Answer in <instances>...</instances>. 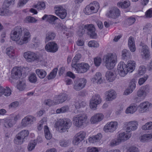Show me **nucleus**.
<instances>
[{
    "label": "nucleus",
    "mask_w": 152,
    "mask_h": 152,
    "mask_svg": "<svg viewBox=\"0 0 152 152\" xmlns=\"http://www.w3.org/2000/svg\"><path fill=\"white\" fill-rule=\"evenodd\" d=\"M69 109V107L67 105H65L60 109H57L56 110V112L57 113H64L67 112Z\"/></svg>",
    "instance_id": "79ce46f5"
},
{
    "label": "nucleus",
    "mask_w": 152,
    "mask_h": 152,
    "mask_svg": "<svg viewBox=\"0 0 152 152\" xmlns=\"http://www.w3.org/2000/svg\"><path fill=\"white\" fill-rule=\"evenodd\" d=\"M120 12L119 10L116 7L112 8L106 14V16L110 18L116 19L120 16Z\"/></svg>",
    "instance_id": "f3484780"
},
{
    "label": "nucleus",
    "mask_w": 152,
    "mask_h": 152,
    "mask_svg": "<svg viewBox=\"0 0 152 152\" xmlns=\"http://www.w3.org/2000/svg\"><path fill=\"white\" fill-rule=\"evenodd\" d=\"M104 115L102 113H97L91 118V121L92 123L95 124L102 121Z\"/></svg>",
    "instance_id": "412c9836"
},
{
    "label": "nucleus",
    "mask_w": 152,
    "mask_h": 152,
    "mask_svg": "<svg viewBox=\"0 0 152 152\" xmlns=\"http://www.w3.org/2000/svg\"><path fill=\"white\" fill-rule=\"evenodd\" d=\"M118 125V123L115 121L108 123L105 125L104 131L106 132H113L117 129Z\"/></svg>",
    "instance_id": "9b49d317"
},
{
    "label": "nucleus",
    "mask_w": 152,
    "mask_h": 152,
    "mask_svg": "<svg viewBox=\"0 0 152 152\" xmlns=\"http://www.w3.org/2000/svg\"><path fill=\"white\" fill-rule=\"evenodd\" d=\"M24 57L26 61L28 62L33 61L39 59V56L34 53L27 51L24 53Z\"/></svg>",
    "instance_id": "ddd939ff"
},
{
    "label": "nucleus",
    "mask_w": 152,
    "mask_h": 152,
    "mask_svg": "<svg viewBox=\"0 0 152 152\" xmlns=\"http://www.w3.org/2000/svg\"><path fill=\"white\" fill-rule=\"evenodd\" d=\"M72 124V122L69 119H60L56 124L59 129L63 131L69 129Z\"/></svg>",
    "instance_id": "39448f33"
},
{
    "label": "nucleus",
    "mask_w": 152,
    "mask_h": 152,
    "mask_svg": "<svg viewBox=\"0 0 152 152\" xmlns=\"http://www.w3.org/2000/svg\"><path fill=\"white\" fill-rule=\"evenodd\" d=\"M131 136V134L127 132L121 133L118 137L120 140L121 142L128 140Z\"/></svg>",
    "instance_id": "393cba45"
},
{
    "label": "nucleus",
    "mask_w": 152,
    "mask_h": 152,
    "mask_svg": "<svg viewBox=\"0 0 152 152\" xmlns=\"http://www.w3.org/2000/svg\"><path fill=\"white\" fill-rule=\"evenodd\" d=\"M28 80L31 83H36L37 80V77L35 73L31 74L28 77Z\"/></svg>",
    "instance_id": "3c124183"
},
{
    "label": "nucleus",
    "mask_w": 152,
    "mask_h": 152,
    "mask_svg": "<svg viewBox=\"0 0 152 152\" xmlns=\"http://www.w3.org/2000/svg\"><path fill=\"white\" fill-rule=\"evenodd\" d=\"M44 131L45 137L47 140H50L51 139L52 135L50 133L49 128L47 126H45L44 127Z\"/></svg>",
    "instance_id": "4c0bfd02"
},
{
    "label": "nucleus",
    "mask_w": 152,
    "mask_h": 152,
    "mask_svg": "<svg viewBox=\"0 0 152 152\" xmlns=\"http://www.w3.org/2000/svg\"><path fill=\"white\" fill-rule=\"evenodd\" d=\"M103 59L105 66L108 69H113L117 61V56L115 53H108L103 56Z\"/></svg>",
    "instance_id": "7ed1b4c3"
},
{
    "label": "nucleus",
    "mask_w": 152,
    "mask_h": 152,
    "mask_svg": "<svg viewBox=\"0 0 152 152\" xmlns=\"http://www.w3.org/2000/svg\"><path fill=\"white\" fill-rule=\"evenodd\" d=\"M36 21V20L35 18L30 16L26 17L25 19L26 22L28 23H34Z\"/></svg>",
    "instance_id": "052dcab7"
},
{
    "label": "nucleus",
    "mask_w": 152,
    "mask_h": 152,
    "mask_svg": "<svg viewBox=\"0 0 152 152\" xmlns=\"http://www.w3.org/2000/svg\"><path fill=\"white\" fill-rule=\"evenodd\" d=\"M85 28L87 30L88 35L92 38H95L96 37V34L95 29L93 24L86 25L85 26Z\"/></svg>",
    "instance_id": "2eb2a0df"
},
{
    "label": "nucleus",
    "mask_w": 152,
    "mask_h": 152,
    "mask_svg": "<svg viewBox=\"0 0 152 152\" xmlns=\"http://www.w3.org/2000/svg\"><path fill=\"white\" fill-rule=\"evenodd\" d=\"M142 130H147L152 129V122H148L142 127Z\"/></svg>",
    "instance_id": "09e8293b"
},
{
    "label": "nucleus",
    "mask_w": 152,
    "mask_h": 152,
    "mask_svg": "<svg viewBox=\"0 0 152 152\" xmlns=\"http://www.w3.org/2000/svg\"><path fill=\"white\" fill-rule=\"evenodd\" d=\"M11 14L9 10L3 6L1 8H0V15L1 16H8Z\"/></svg>",
    "instance_id": "e433bc0d"
},
{
    "label": "nucleus",
    "mask_w": 152,
    "mask_h": 152,
    "mask_svg": "<svg viewBox=\"0 0 152 152\" xmlns=\"http://www.w3.org/2000/svg\"><path fill=\"white\" fill-rule=\"evenodd\" d=\"M130 5V2L128 1L119 2L117 3V6L119 8L125 9L128 8Z\"/></svg>",
    "instance_id": "f704fd0d"
},
{
    "label": "nucleus",
    "mask_w": 152,
    "mask_h": 152,
    "mask_svg": "<svg viewBox=\"0 0 152 152\" xmlns=\"http://www.w3.org/2000/svg\"><path fill=\"white\" fill-rule=\"evenodd\" d=\"M86 135L85 132H81L77 134L76 135L81 140H83L85 137Z\"/></svg>",
    "instance_id": "338daca9"
},
{
    "label": "nucleus",
    "mask_w": 152,
    "mask_h": 152,
    "mask_svg": "<svg viewBox=\"0 0 152 152\" xmlns=\"http://www.w3.org/2000/svg\"><path fill=\"white\" fill-rule=\"evenodd\" d=\"M15 1V0H5L3 6L6 8H8L10 6L14 4Z\"/></svg>",
    "instance_id": "ea45409f"
},
{
    "label": "nucleus",
    "mask_w": 152,
    "mask_h": 152,
    "mask_svg": "<svg viewBox=\"0 0 152 152\" xmlns=\"http://www.w3.org/2000/svg\"><path fill=\"white\" fill-rule=\"evenodd\" d=\"M126 152H140V151L137 147L131 146L127 149Z\"/></svg>",
    "instance_id": "13d9d810"
},
{
    "label": "nucleus",
    "mask_w": 152,
    "mask_h": 152,
    "mask_svg": "<svg viewBox=\"0 0 152 152\" xmlns=\"http://www.w3.org/2000/svg\"><path fill=\"white\" fill-rule=\"evenodd\" d=\"M36 120V118L33 116L28 115L25 117L22 120V126L26 127L33 124Z\"/></svg>",
    "instance_id": "f8f14e48"
},
{
    "label": "nucleus",
    "mask_w": 152,
    "mask_h": 152,
    "mask_svg": "<svg viewBox=\"0 0 152 152\" xmlns=\"http://www.w3.org/2000/svg\"><path fill=\"white\" fill-rule=\"evenodd\" d=\"M58 71V69L54 68L53 71L48 76V80H50L55 78L56 75Z\"/></svg>",
    "instance_id": "a18cd8bd"
},
{
    "label": "nucleus",
    "mask_w": 152,
    "mask_h": 152,
    "mask_svg": "<svg viewBox=\"0 0 152 152\" xmlns=\"http://www.w3.org/2000/svg\"><path fill=\"white\" fill-rule=\"evenodd\" d=\"M141 53L142 58L146 60H148L151 58L150 49L146 45H142Z\"/></svg>",
    "instance_id": "4468645a"
},
{
    "label": "nucleus",
    "mask_w": 152,
    "mask_h": 152,
    "mask_svg": "<svg viewBox=\"0 0 152 152\" xmlns=\"http://www.w3.org/2000/svg\"><path fill=\"white\" fill-rule=\"evenodd\" d=\"M92 4H89L88 6H86L85 10V14L87 15H89L91 14L95 13L94 12V10L91 7Z\"/></svg>",
    "instance_id": "c03bdc74"
},
{
    "label": "nucleus",
    "mask_w": 152,
    "mask_h": 152,
    "mask_svg": "<svg viewBox=\"0 0 152 152\" xmlns=\"http://www.w3.org/2000/svg\"><path fill=\"white\" fill-rule=\"evenodd\" d=\"M88 45L90 47H98L99 46V44L95 41H89Z\"/></svg>",
    "instance_id": "bf43d9fd"
},
{
    "label": "nucleus",
    "mask_w": 152,
    "mask_h": 152,
    "mask_svg": "<svg viewBox=\"0 0 152 152\" xmlns=\"http://www.w3.org/2000/svg\"><path fill=\"white\" fill-rule=\"evenodd\" d=\"M24 36L20 39L22 31V28L20 26L15 27L11 31V39L12 40L17 41V43L20 45L27 43L30 38V33L26 29H24Z\"/></svg>",
    "instance_id": "f257e3e1"
},
{
    "label": "nucleus",
    "mask_w": 152,
    "mask_h": 152,
    "mask_svg": "<svg viewBox=\"0 0 152 152\" xmlns=\"http://www.w3.org/2000/svg\"><path fill=\"white\" fill-rule=\"evenodd\" d=\"M81 55L79 53L76 54L72 59V66L73 64H77L76 63L79 61L81 58Z\"/></svg>",
    "instance_id": "603ef678"
},
{
    "label": "nucleus",
    "mask_w": 152,
    "mask_h": 152,
    "mask_svg": "<svg viewBox=\"0 0 152 152\" xmlns=\"http://www.w3.org/2000/svg\"><path fill=\"white\" fill-rule=\"evenodd\" d=\"M56 36L55 33L52 31H49L46 33L45 35V42L54 39Z\"/></svg>",
    "instance_id": "c756f323"
},
{
    "label": "nucleus",
    "mask_w": 152,
    "mask_h": 152,
    "mask_svg": "<svg viewBox=\"0 0 152 152\" xmlns=\"http://www.w3.org/2000/svg\"><path fill=\"white\" fill-rule=\"evenodd\" d=\"M55 12L57 14L60 12L66 11V10L61 6H56L54 7Z\"/></svg>",
    "instance_id": "8fccbe9b"
},
{
    "label": "nucleus",
    "mask_w": 152,
    "mask_h": 152,
    "mask_svg": "<svg viewBox=\"0 0 152 152\" xmlns=\"http://www.w3.org/2000/svg\"><path fill=\"white\" fill-rule=\"evenodd\" d=\"M102 101L101 97L99 94H95L92 96L90 101V108L95 110L97 105L100 104Z\"/></svg>",
    "instance_id": "9d476101"
},
{
    "label": "nucleus",
    "mask_w": 152,
    "mask_h": 152,
    "mask_svg": "<svg viewBox=\"0 0 152 152\" xmlns=\"http://www.w3.org/2000/svg\"><path fill=\"white\" fill-rule=\"evenodd\" d=\"M138 122L135 121H131L124 123V128L126 129V132L130 133L132 131H134L137 128Z\"/></svg>",
    "instance_id": "6e6552de"
},
{
    "label": "nucleus",
    "mask_w": 152,
    "mask_h": 152,
    "mask_svg": "<svg viewBox=\"0 0 152 152\" xmlns=\"http://www.w3.org/2000/svg\"><path fill=\"white\" fill-rule=\"evenodd\" d=\"M82 140L76 135L72 141L73 144L76 145H78Z\"/></svg>",
    "instance_id": "774afa93"
},
{
    "label": "nucleus",
    "mask_w": 152,
    "mask_h": 152,
    "mask_svg": "<svg viewBox=\"0 0 152 152\" xmlns=\"http://www.w3.org/2000/svg\"><path fill=\"white\" fill-rule=\"evenodd\" d=\"M15 124L12 118H8L4 120V126L7 128H9L12 127Z\"/></svg>",
    "instance_id": "bb28decb"
},
{
    "label": "nucleus",
    "mask_w": 152,
    "mask_h": 152,
    "mask_svg": "<svg viewBox=\"0 0 152 152\" xmlns=\"http://www.w3.org/2000/svg\"><path fill=\"white\" fill-rule=\"evenodd\" d=\"M58 18L52 15H45L42 18L43 20H46L50 23L54 24L55 21Z\"/></svg>",
    "instance_id": "a878e982"
},
{
    "label": "nucleus",
    "mask_w": 152,
    "mask_h": 152,
    "mask_svg": "<svg viewBox=\"0 0 152 152\" xmlns=\"http://www.w3.org/2000/svg\"><path fill=\"white\" fill-rule=\"evenodd\" d=\"M6 53L10 58H12L14 56V50L13 47H10L7 48L6 50Z\"/></svg>",
    "instance_id": "49530a36"
},
{
    "label": "nucleus",
    "mask_w": 152,
    "mask_h": 152,
    "mask_svg": "<svg viewBox=\"0 0 152 152\" xmlns=\"http://www.w3.org/2000/svg\"><path fill=\"white\" fill-rule=\"evenodd\" d=\"M102 61L101 58L98 57L95 58L94 59V62L95 65L96 66H98L100 65Z\"/></svg>",
    "instance_id": "4d7b16f0"
},
{
    "label": "nucleus",
    "mask_w": 152,
    "mask_h": 152,
    "mask_svg": "<svg viewBox=\"0 0 152 152\" xmlns=\"http://www.w3.org/2000/svg\"><path fill=\"white\" fill-rule=\"evenodd\" d=\"M106 79L110 82H112L115 78V76L112 72L108 71H107L105 74Z\"/></svg>",
    "instance_id": "2f4dec72"
},
{
    "label": "nucleus",
    "mask_w": 152,
    "mask_h": 152,
    "mask_svg": "<svg viewBox=\"0 0 152 152\" xmlns=\"http://www.w3.org/2000/svg\"><path fill=\"white\" fill-rule=\"evenodd\" d=\"M146 69L144 66H140L138 70V74L140 75H142L146 72Z\"/></svg>",
    "instance_id": "e2e57ef3"
},
{
    "label": "nucleus",
    "mask_w": 152,
    "mask_h": 152,
    "mask_svg": "<svg viewBox=\"0 0 152 152\" xmlns=\"http://www.w3.org/2000/svg\"><path fill=\"white\" fill-rule=\"evenodd\" d=\"M35 72L37 76L41 79L44 78L47 75V73L44 69H37L36 70Z\"/></svg>",
    "instance_id": "473e14b6"
},
{
    "label": "nucleus",
    "mask_w": 152,
    "mask_h": 152,
    "mask_svg": "<svg viewBox=\"0 0 152 152\" xmlns=\"http://www.w3.org/2000/svg\"><path fill=\"white\" fill-rule=\"evenodd\" d=\"M85 26L84 28L81 27L80 28L77 32V34L78 36L80 37L82 36L85 33Z\"/></svg>",
    "instance_id": "69168bd1"
},
{
    "label": "nucleus",
    "mask_w": 152,
    "mask_h": 152,
    "mask_svg": "<svg viewBox=\"0 0 152 152\" xmlns=\"http://www.w3.org/2000/svg\"><path fill=\"white\" fill-rule=\"evenodd\" d=\"M56 15L61 19H64L66 17L67 15L66 11L60 12V13L56 14Z\"/></svg>",
    "instance_id": "680f3d73"
},
{
    "label": "nucleus",
    "mask_w": 152,
    "mask_h": 152,
    "mask_svg": "<svg viewBox=\"0 0 152 152\" xmlns=\"http://www.w3.org/2000/svg\"><path fill=\"white\" fill-rule=\"evenodd\" d=\"M136 62L130 60L127 62V65L123 62H121L118 65L117 70L118 74L121 77L124 76L128 72H132L135 68Z\"/></svg>",
    "instance_id": "f03ea898"
},
{
    "label": "nucleus",
    "mask_w": 152,
    "mask_h": 152,
    "mask_svg": "<svg viewBox=\"0 0 152 152\" xmlns=\"http://www.w3.org/2000/svg\"><path fill=\"white\" fill-rule=\"evenodd\" d=\"M33 7L40 10L45 9V5L44 2H38L37 5H34Z\"/></svg>",
    "instance_id": "de8ad7c7"
},
{
    "label": "nucleus",
    "mask_w": 152,
    "mask_h": 152,
    "mask_svg": "<svg viewBox=\"0 0 152 152\" xmlns=\"http://www.w3.org/2000/svg\"><path fill=\"white\" fill-rule=\"evenodd\" d=\"M72 67L75 68L77 73H83L86 72L88 70L90 66L88 64L81 63L73 64Z\"/></svg>",
    "instance_id": "0eeeda50"
},
{
    "label": "nucleus",
    "mask_w": 152,
    "mask_h": 152,
    "mask_svg": "<svg viewBox=\"0 0 152 152\" xmlns=\"http://www.w3.org/2000/svg\"><path fill=\"white\" fill-rule=\"evenodd\" d=\"M121 142L120 140H119L118 137L112 140L110 142L109 145L111 147H113L118 145Z\"/></svg>",
    "instance_id": "a19ab883"
},
{
    "label": "nucleus",
    "mask_w": 152,
    "mask_h": 152,
    "mask_svg": "<svg viewBox=\"0 0 152 152\" xmlns=\"http://www.w3.org/2000/svg\"><path fill=\"white\" fill-rule=\"evenodd\" d=\"M106 100L110 101L115 99L116 97V94L113 90H110L105 92Z\"/></svg>",
    "instance_id": "6ab92c4d"
},
{
    "label": "nucleus",
    "mask_w": 152,
    "mask_h": 152,
    "mask_svg": "<svg viewBox=\"0 0 152 152\" xmlns=\"http://www.w3.org/2000/svg\"><path fill=\"white\" fill-rule=\"evenodd\" d=\"M148 76L146 75H144L143 77L140 78L138 81V83L140 85L143 84L148 78Z\"/></svg>",
    "instance_id": "5fc2aeb1"
},
{
    "label": "nucleus",
    "mask_w": 152,
    "mask_h": 152,
    "mask_svg": "<svg viewBox=\"0 0 152 152\" xmlns=\"http://www.w3.org/2000/svg\"><path fill=\"white\" fill-rule=\"evenodd\" d=\"M55 102L56 104L62 103L66 101L68 98V95L66 94H61L55 97Z\"/></svg>",
    "instance_id": "aec40b11"
},
{
    "label": "nucleus",
    "mask_w": 152,
    "mask_h": 152,
    "mask_svg": "<svg viewBox=\"0 0 152 152\" xmlns=\"http://www.w3.org/2000/svg\"><path fill=\"white\" fill-rule=\"evenodd\" d=\"M21 75V70L20 68L15 67L12 69L11 76L13 79L18 80L20 77Z\"/></svg>",
    "instance_id": "a211bd4d"
},
{
    "label": "nucleus",
    "mask_w": 152,
    "mask_h": 152,
    "mask_svg": "<svg viewBox=\"0 0 152 152\" xmlns=\"http://www.w3.org/2000/svg\"><path fill=\"white\" fill-rule=\"evenodd\" d=\"M36 145V142L35 140L31 141L30 143L28 145V150L31 151L34 148Z\"/></svg>",
    "instance_id": "864d4df0"
},
{
    "label": "nucleus",
    "mask_w": 152,
    "mask_h": 152,
    "mask_svg": "<svg viewBox=\"0 0 152 152\" xmlns=\"http://www.w3.org/2000/svg\"><path fill=\"white\" fill-rule=\"evenodd\" d=\"M11 94V91L8 87L4 88L0 85V97L4 95L5 96H8Z\"/></svg>",
    "instance_id": "4be33fe9"
},
{
    "label": "nucleus",
    "mask_w": 152,
    "mask_h": 152,
    "mask_svg": "<svg viewBox=\"0 0 152 152\" xmlns=\"http://www.w3.org/2000/svg\"><path fill=\"white\" fill-rule=\"evenodd\" d=\"M136 82H137L135 81V80L134 79H132L129 83V88L133 91L135 88V83Z\"/></svg>",
    "instance_id": "6e6d98bb"
},
{
    "label": "nucleus",
    "mask_w": 152,
    "mask_h": 152,
    "mask_svg": "<svg viewBox=\"0 0 152 152\" xmlns=\"http://www.w3.org/2000/svg\"><path fill=\"white\" fill-rule=\"evenodd\" d=\"M137 110V107L134 104H131L126 110L125 112L126 113H133Z\"/></svg>",
    "instance_id": "c9c22d12"
},
{
    "label": "nucleus",
    "mask_w": 152,
    "mask_h": 152,
    "mask_svg": "<svg viewBox=\"0 0 152 152\" xmlns=\"http://www.w3.org/2000/svg\"><path fill=\"white\" fill-rule=\"evenodd\" d=\"M128 45L130 50L132 52H134L136 50L135 41L133 37H130L128 40Z\"/></svg>",
    "instance_id": "5701e85b"
},
{
    "label": "nucleus",
    "mask_w": 152,
    "mask_h": 152,
    "mask_svg": "<svg viewBox=\"0 0 152 152\" xmlns=\"http://www.w3.org/2000/svg\"><path fill=\"white\" fill-rule=\"evenodd\" d=\"M151 105L148 102H145L139 105V107H140V112L141 113L146 112L148 110L150 105Z\"/></svg>",
    "instance_id": "b1692460"
},
{
    "label": "nucleus",
    "mask_w": 152,
    "mask_h": 152,
    "mask_svg": "<svg viewBox=\"0 0 152 152\" xmlns=\"http://www.w3.org/2000/svg\"><path fill=\"white\" fill-rule=\"evenodd\" d=\"M29 134L28 130H24L21 131L16 136L14 140V142L17 145L22 144L24 141V139L27 137Z\"/></svg>",
    "instance_id": "423d86ee"
},
{
    "label": "nucleus",
    "mask_w": 152,
    "mask_h": 152,
    "mask_svg": "<svg viewBox=\"0 0 152 152\" xmlns=\"http://www.w3.org/2000/svg\"><path fill=\"white\" fill-rule=\"evenodd\" d=\"M90 4H92L91 7V8L94 10V12H96L99 7V3L96 1H94L93 3H90Z\"/></svg>",
    "instance_id": "37998d69"
},
{
    "label": "nucleus",
    "mask_w": 152,
    "mask_h": 152,
    "mask_svg": "<svg viewBox=\"0 0 152 152\" xmlns=\"http://www.w3.org/2000/svg\"><path fill=\"white\" fill-rule=\"evenodd\" d=\"M91 80L93 82H96L97 84H100L103 82L101 74L100 72L96 73L94 76L92 78Z\"/></svg>",
    "instance_id": "cd10ccee"
},
{
    "label": "nucleus",
    "mask_w": 152,
    "mask_h": 152,
    "mask_svg": "<svg viewBox=\"0 0 152 152\" xmlns=\"http://www.w3.org/2000/svg\"><path fill=\"white\" fill-rule=\"evenodd\" d=\"M87 117L85 114H79L76 115L73 118V123L75 126L80 127L86 124Z\"/></svg>",
    "instance_id": "20e7f679"
},
{
    "label": "nucleus",
    "mask_w": 152,
    "mask_h": 152,
    "mask_svg": "<svg viewBox=\"0 0 152 152\" xmlns=\"http://www.w3.org/2000/svg\"><path fill=\"white\" fill-rule=\"evenodd\" d=\"M86 80L84 78H77L74 81L73 88L76 91H79L85 86Z\"/></svg>",
    "instance_id": "1a4fd4ad"
},
{
    "label": "nucleus",
    "mask_w": 152,
    "mask_h": 152,
    "mask_svg": "<svg viewBox=\"0 0 152 152\" xmlns=\"http://www.w3.org/2000/svg\"><path fill=\"white\" fill-rule=\"evenodd\" d=\"M141 88L143 91V92L144 93V94L146 95L148 94L150 90V88L148 85H146L145 86L142 87Z\"/></svg>",
    "instance_id": "0e129e2a"
},
{
    "label": "nucleus",
    "mask_w": 152,
    "mask_h": 152,
    "mask_svg": "<svg viewBox=\"0 0 152 152\" xmlns=\"http://www.w3.org/2000/svg\"><path fill=\"white\" fill-rule=\"evenodd\" d=\"M102 137V134L100 133H98L95 136H93L88 139L90 143H94L99 141Z\"/></svg>",
    "instance_id": "c85d7f7f"
},
{
    "label": "nucleus",
    "mask_w": 152,
    "mask_h": 152,
    "mask_svg": "<svg viewBox=\"0 0 152 152\" xmlns=\"http://www.w3.org/2000/svg\"><path fill=\"white\" fill-rule=\"evenodd\" d=\"M45 49L48 52L54 53L57 51L58 47L54 42H48L45 46Z\"/></svg>",
    "instance_id": "dca6fc26"
},
{
    "label": "nucleus",
    "mask_w": 152,
    "mask_h": 152,
    "mask_svg": "<svg viewBox=\"0 0 152 152\" xmlns=\"http://www.w3.org/2000/svg\"><path fill=\"white\" fill-rule=\"evenodd\" d=\"M121 56L122 59H126L130 58L131 56V54L129 50L124 49L122 51Z\"/></svg>",
    "instance_id": "72a5a7b5"
},
{
    "label": "nucleus",
    "mask_w": 152,
    "mask_h": 152,
    "mask_svg": "<svg viewBox=\"0 0 152 152\" xmlns=\"http://www.w3.org/2000/svg\"><path fill=\"white\" fill-rule=\"evenodd\" d=\"M26 87V84L24 81H20L17 85V87L20 91L24 90Z\"/></svg>",
    "instance_id": "58836bf2"
},
{
    "label": "nucleus",
    "mask_w": 152,
    "mask_h": 152,
    "mask_svg": "<svg viewBox=\"0 0 152 152\" xmlns=\"http://www.w3.org/2000/svg\"><path fill=\"white\" fill-rule=\"evenodd\" d=\"M152 138L151 134H145L142 135L140 138V141L143 142H148Z\"/></svg>",
    "instance_id": "7c9ffc66"
}]
</instances>
